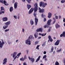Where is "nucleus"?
Returning a JSON list of instances; mask_svg holds the SVG:
<instances>
[{
	"mask_svg": "<svg viewBox=\"0 0 65 65\" xmlns=\"http://www.w3.org/2000/svg\"><path fill=\"white\" fill-rule=\"evenodd\" d=\"M40 6V7H42L43 8H44L47 5V3H44L43 2H41L39 3Z\"/></svg>",
	"mask_w": 65,
	"mask_h": 65,
	"instance_id": "nucleus-1",
	"label": "nucleus"
},
{
	"mask_svg": "<svg viewBox=\"0 0 65 65\" xmlns=\"http://www.w3.org/2000/svg\"><path fill=\"white\" fill-rule=\"evenodd\" d=\"M34 15L35 17V25H37V23L38 22V19L37 18H36V15H37V14H35V13H34Z\"/></svg>",
	"mask_w": 65,
	"mask_h": 65,
	"instance_id": "nucleus-2",
	"label": "nucleus"
},
{
	"mask_svg": "<svg viewBox=\"0 0 65 65\" xmlns=\"http://www.w3.org/2000/svg\"><path fill=\"white\" fill-rule=\"evenodd\" d=\"M34 6L35 7L34 8V13H35V12H36L38 10V6L37 4V3H35L34 5Z\"/></svg>",
	"mask_w": 65,
	"mask_h": 65,
	"instance_id": "nucleus-3",
	"label": "nucleus"
},
{
	"mask_svg": "<svg viewBox=\"0 0 65 65\" xmlns=\"http://www.w3.org/2000/svg\"><path fill=\"white\" fill-rule=\"evenodd\" d=\"M2 42H1V41H0V47L1 48H2L3 45L5 44V42H4L3 40H2Z\"/></svg>",
	"mask_w": 65,
	"mask_h": 65,
	"instance_id": "nucleus-4",
	"label": "nucleus"
},
{
	"mask_svg": "<svg viewBox=\"0 0 65 65\" xmlns=\"http://www.w3.org/2000/svg\"><path fill=\"white\" fill-rule=\"evenodd\" d=\"M25 43L26 44H28L30 45L31 44V41H30V40L28 39L25 41Z\"/></svg>",
	"mask_w": 65,
	"mask_h": 65,
	"instance_id": "nucleus-5",
	"label": "nucleus"
},
{
	"mask_svg": "<svg viewBox=\"0 0 65 65\" xmlns=\"http://www.w3.org/2000/svg\"><path fill=\"white\" fill-rule=\"evenodd\" d=\"M3 2V0H0V2H1V3H4L5 5H6V6L8 5V4L7 3V2H6V1L4 0V2Z\"/></svg>",
	"mask_w": 65,
	"mask_h": 65,
	"instance_id": "nucleus-6",
	"label": "nucleus"
},
{
	"mask_svg": "<svg viewBox=\"0 0 65 65\" xmlns=\"http://www.w3.org/2000/svg\"><path fill=\"white\" fill-rule=\"evenodd\" d=\"M7 58H5L3 60L4 62L3 63V65H6V62H7Z\"/></svg>",
	"mask_w": 65,
	"mask_h": 65,
	"instance_id": "nucleus-7",
	"label": "nucleus"
},
{
	"mask_svg": "<svg viewBox=\"0 0 65 65\" xmlns=\"http://www.w3.org/2000/svg\"><path fill=\"white\" fill-rule=\"evenodd\" d=\"M43 28H41L39 29H37L36 30L37 32H42Z\"/></svg>",
	"mask_w": 65,
	"mask_h": 65,
	"instance_id": "nucleus-8",
	"label": "nucleus"
},
{
	"mask_svg": "<svg viewBox=\"0 0 65 65\" xmlns=\"http://www.w3.org/2000/svg\"><path fill=\"white\" fill-rule=\"evenodd\" d=\"M38 9L39 10V12L43 13L44 12V9H41L40 7H39Z\"/></svg>",
	"mask_w": 65,
	"mask_h": 65,
	"instance_id": "nucleus-9",
	"label": "nucleus"
},
{
	"mask_svg": "<svg viewBox=\"0 0 65 65\" xmlns=\"http://www.w3.org/2000/svg\"><path fill=\"white\" fill-rule=\"evenodd\" d=\"M60 43V40H57L56 41L54 45H58Z\"/></svg>",
	"mask_w": 65,
	"mask_h": 65,
	"instance_id": "nucleus-10",
	"label": "nucleus"
},
{
	"mask_svg": "<svg viewBox=\"0 0 65 65\" xmlns=\"http://www.w3.org/2000/svg\"><path fill=\"white\" fill-rule=\"evenodd\" d=\"M17 54H18V52H14L13 53V58H14L15 57Z\"/></svg>",
	"mask_w": 65,
	"mask_h": 65,
	"instance_id": "nucleus-11",
	"label": "nucleus"
},
{
	"mask_svg": "<svg viewBox=\"0 0 65 65\" xmlns=\"http://www.w3.org/2000/svg\"><path fill=\"white\" fill-rule=\"evenodd\" d=\"M52 20L51 19L48 20L47 22V24L48 26H50L51 25V23L52 22Z\"/></svg>",
	"mask_w": 65,
	"mask_h": 65,
	"instance_id": "nucleus-12",
	"label": "nucleus"
},
{
	"mask_svg": "<svg viewBox=\"0 0 65 65\" xmlns=\"http://www.w3.org/2000/svg\"><path fill=\"white\" fill-rule=\"evenodd\" d=\"M28 39H29V40H30V39H34V37L33 35H31L29 36Z\"/></svg>",
	"mask_w": 65,
	"mask_h": 65,
	"instance_id": "nucleus-13",
	"label": "nucleus"
},
{
	"mask_svg": "<svg viewBox=\"0 0 65 65\" xmlns=\"http://www.w3.org/2000/svg\"><path fill=\"white\" fill-rule=\"evenodd\" d=\"M28 59L30 60L32 62H34V58H33V57H32L31 58H30V57L29 56L28 57Z\"/></svg>",
	"mask_w": 65,
	"mask_h": 65,
	"instance_id": "nucleus-14",
	"label": "nucleus"
},
{
	"mask_svg": "<svg viewBox=\"0 0 65 65\" xmlns=\"http://www.w3.org/2000/svg\"><path fill=\"white\" fill-rule=\"evenodd\" d=\"M34 11V9L33 8H31L29 11L28 12V14H30L31 13H32V12Z\"/></svg>",
	"mask_w": 65,
	"mask_h": 65,
	"instance_id": "nucleus-15",
	"label": "nucleus"
},
{
	"mask_svg": "<svg viewBox=\"0 0 65 65\" xmlns=\"http://www.w3.org/2000/svg\"><path fill=\"white\" fill-rule=\"evenodd\" d=\"M18 2H16L14 4V8L15 9H16V8H18Z\"/></svg>",
	"mask_w": 65,
	"mask_h": 65,
	"instance_id": "nucleus-16",
	"label": "nucleus"
},
{
	"mask_svg": "<svg viewBox=\"0 0 65 65\" xmlns=\"http://www.w3.org/2000/svg\"><path fill=\"white\" fill-rule=\"evenodd\" d=\"M11 22L10 21H8V22H6L4 24V25H6L7 26H8V25L10 24Z\"/></svg>",
	"mask_w": 65,
	"mask_h": 65,
	"instance_id": "nucleus-17",
	"label": "nucleus"
},
{
	"mask_svg": "<svg viewBox=\"0 0 65 65\" xmlns=\"http://www.w3.org/2000/svg\"><path fill=\"white\" fill-rule=\"evenodd\" d=\"M52 15V13L51 12H49L48 13V18H51Z\"/></svg>",
	"mask_w": 65,
	"mask_h": 65,
	"instance_id": "nucleus-18",
	"label": "nucleus"
},
{
	"mask_svg": "<svg viewBox=\"0 0 65 65\" xmlns=\"http://www.w3.org/2000/svg\"><path fill=\"white\" fill-rule=\"evenodd\" d=\"M3 21H7L8 20V18L7 17H4L3 18Z\"/></svg>",
	"mask_w": 65,
	"mask_h": 65,
	"instance_id": "nucleus-19",
	"label": "nucleus"
},
{
	"mask_svg": "<svg viewBox=\"0 0 65 65\" xmlns=\"http://www.w3.org/2000/svg\"><path fill=\"white\" fill-rule=\"evenodd\" d=\"M27 2L28 3H30V2L31 1V0H26ZM22 1L23 2H25V1L26 0H22Z\"/></svg>",
	"mask_w": 65,
	"mask_h": 65,
	"instance_id": "nucleus-20",
	"label": "nucleus"
},
{
	"mask_svg": "<svg viewBox=\"0 0 65 65\" xmlns=\"http://www.w3.org/2000/svg\"><path fill=\"white\" fill-rule=\"evenodd\" d=\"M40 58H41V56H38V58L36 61V62H38V61H39V60H40Z\"/></svg>",
	"mask_w": 65,
	"mask_h": 65,
	"instance_id": "nucleus-21",
	"label": "nucleus"
},
{
	"mask_svg": "<svg viewBox=\"0 0 65 65\" xmlns=\"http://www.w3.org/2000/svg\"><path fill=\"white\" fill-rule=\"evenodd\" d=\"M48 38L50 40L51 42H52L53 41V39H52L51 38V36H48Z\"/></svg>",
	"mask_w": 65,
	"mask_h": 65,
	"instance_id": "nucleus-22",
	"label": "nucleus"
},
{
	"mask_svg": "<svg viewBox=\"0 0 65 65\" xmlns=\"http://www.w3.org/2000/svg\"><path fill=\"white\" fill-rule=\"evenodd\" d=\"M55 26L56 29H58V28H60V26L58 24H56L55 25Z\"/></svg>",
	"mask_w": 65,
	"mask_h": 65,
	"instance_id": "nucleus-23",
	"label": "nucleus"
},
{
	"mask_svg": "<svg viewBox=\"0 0 65 65\" xmlns=\"http://www.w3.org/2000/svg\"><path fill=\"white\" fill-rule=\"evenodd\" d=\"M53 20H54V21L53 23H51V24L52 25L55 24V23H56V19H55V18H53Z\"/></svg>",
	"mask_w": 65,
	"mask_h": 65,
	"instance_id": "nucleus-24",
	"label": "nucleus"
},
{
	"mask_svg": "<svg viewBox=\"0 0 65 65\" xmlns=\"http://www.w3.org/2000/svg\"><path fill=\"white\" fill-rule=\"evenodd\" d=\"M27 7L28 8V9L29 10L31 7V6L30 5H27Z\"/></svg>",
	"mask_w": 65,
	"mask_h": 65,
	"instance_id": "nucleus-25",
	"label": "nucleus"
},
{
	"mask_svg": "<svg viewBox=\"0 0 65 65\" xmlns=\"http://www.w3.org/2000/svg\"><path fill=\"white\" fill-rule=\"evenodd\" d=\"M34 36L35 38H36L38 37V34L37 33L35 34H34Z\"/></svg>",
	"mask_w": 65,
	"mask_h": 65,
	"instance_id": "nucleus-26",
	"label": "nucleus"
},
{
	"mask_svg": "<svg viewBox=\"0 0 65 65\" xmlns=\"http://www.w3.org/2000/svg\"><path fill=\"white\" fill-rule=\"evenodd\" d=\"M30 23L31 25H33L34 24V21L32 20H30Z\"/></svg>",
	"mask_w": 65,
	"mask_h": 65,
	"instance_id": "nucleus-27",
	"label": "nucleus"
},
{
	"mask_svg": "<svg viewBox=\"0 0 65 65\" xmlns=\"http://www.w3.org/2000/svg\"><path fill=\"white\" fill-rule=\"evenodd\" d=\"M7 27H8V26L6 25H4L3 27V29H7Z\"/></svg>",
	"mask_w": 65,
	"mask_h": 65,
	"instance_id": "nucleus-28",
	"label": "nucleus"
},
{
	"mask_svg": "<svg viewBox=\"0 0 65 65\" xmlns=\"http://www.w3.org/2000/svg\"><path fill=\"white\" fill-rule=\"evenodd\" d=\"M19 56L18 55H17L15 57H14V60H13V61H14V60H15L16 59V58H19Z\"/></svg>",
	"mask_w": 65,
	"mask_h": 65,
	"instance_id": "nucleus-29",
	"label": "nucleus"
},
{
	"mask_svg": "<svg viewBox=\"0 0 65 65\" xmlns=\"http://www.w3.org/2000/svg\"><path fill=\"white\" fill-rule=\"evenodd\" d=\"M13 7H10V12H11V11H13Z\"/></svg>",
	"mask_w": 65,
	"mask_h": 65,
	"instance_id": "nucleus-30",
	"label": "nucleus"
},
{
	"mask_svg": "<svg viewBox=\"0 0 65 65\" xmlns=\"http://www.w3.org/2000/svg\"><path fill=\"white\" fill-rule=\"evenodd\" d=\"M61 51H62V49L60 48V49L57 50L56 51V52L57 53H59V52H60Z\"/></svg>",
	"mask_w": 65,
	"mask_h": 65,
	"instance_id": "nucleus-31",
	"label": "nucleus"
},
{
	"mask_svg": "<svg viewBox=\"0 0 65 65\" xmlns=\"http://www.w3.org/2000/svg\"><path fill=\"white\" fill-rule=\"evenodd\" d=\"M41 17L42 18H44V17H45L46 16L44 14H41Z\"/></svg>",
	"mask_w": 65,
	"mask_h": 65,
	"instance_id": "nucleus-32",
	"label": "nucleus"
},
{
	"mask_svg": "<svg viewBox=\"0 0 65 65\" xmlns=\"http://www.w3.org/2000/svg\"><path fill=\"white\" fill-rule=\"evenodd\" d=\"M55 65H59V63L58 61H56L55 62Z\"/></svg>",
	"mask_w": 65,
	"mask_h": 65,
	"instance_id": "nucleus-33",
	"label": "nucleus"
},
{
	"mask_svg": "<svg viewBox=\"0 0 65 65\" xmlns=\"http://www.w3.org/2000/svg\"><path fill=\"white\" fill-rule=\"evenodd\" d=\"M51 52H53V51H54V47L52 46V48L51 49Z\"/></svg>",
	"mask_w": 65,
	"mask_h": 65,
	"instance_id": "nucleus-34",
	"label": "nucleus"
},
{
	"mask_svg": "<svg viewBox=\"0 0 65 65\" xmlns=\"http://www.w3.org/2000/svg\"><path fill=\"white\" fill-rule=\"evenodd\" d=\"M1 10H2H2H4V8L3 7H1Z\"/></svg>",
	"mask_w": 65,
	"mask_h": 65,
	"instance_id": "nucleus-35",
	"label": "nucleus"
},
{
	"mask_svg": "<svg viewBox=\"0 0 65 65\" xmlns=\"http://www.w3.org/2000/svg\"><path fill=\"white\" fill-rule=\"evenodd\" d=\"M62 34H63V37H65V31H63V32Z\"/></svg>",
	"mask_w": 65,
	"mask_h": 65,
	"instance_id": "nucleus-36",
	"label": "nucleus"
},
{
	"mask_svg": "<svg viewBox=\"0 0 65 65\" xmlns=\"http://www.w3.org/2000/svg\"><path fill=\"white\" fill-rule=\"evenodd\" d=\"M39 46H40L39 45H38L36 48V49H37L38 50H39Z\"/></svg>",
	"mask_w": 65,
	"mask_h": 65,
	"instance_id": "nucleus-37",
	"label": "nucleus"
},
{
	"mask_svg": "<svg viewBox=\"0 0 65 65\" xmlns=\"http://www.w3.org/2000/svg\"><path fill=\"white\" fill-rule=\"evenodd\" d=\"M46 58V55H45L43 56V59H45Z\"/></svg>",
	"mask_w": 65,
	"mask_h": 65,
	"instance_id": "nucleus-38",
	"label": "nucleus"
},
{
	"mask_svg": "<svg viewBox=\"0 0 65 65\" xmlns=\"http://www.w3.org/2000/svg\"><path fill=\"white\" fill-rule=\"evenodd\" d=\"M38 43H39V41H37L35 42V45H36V44H38Z\"/></svg>",
	"mask_w": 65,
	"mask_h": 65,
	"instance_id": "nucleus-39",
	"label": "nucleus"
},
{
	"mask_svg": "<svg viewBox=\"0 0 65 65\" xmlns=\"http://www.w3.org/2000/svg\"><path fill=\"white\" fill-rule=\"evenodd\" d=\"M8 42L9 44H10L11 43V42L10 41H8Z\"/></svg>",
	"mask_w": 65,
	"mask_h": 65,
	"instance_id": "nucleus-40",
	"label": "nucleus"
},
{
	"mask_svg": "<svg viewBox=\"0 0 65 65\" xmlns=\"http://www.w3.org/2000/svg\"><path fill=\"white\" fill-rule=\"evenodd\" d=\"M9 29H6L5 30V32H7V31H9Z\"/></svg>",
	"mask_w": 65,
	"mask_h": 65,
	"instance_id": "nucleus-41",
	"label": "nucleus"
},
{
	"mask_svg": "<svg viewBox=\"0 0 65 65\" xmlns=\"http://www.w3.org/2000/svg\"><path fill=\"white\" fill-rule=\"evenodd\" d=\"M46 33L43 34L42 35V36H45V35H46Z\"/></svg>",
	"mask_w": 65,
	"mask_h": 65,
	"instance_id": "nucleus-42",
	"label": "nucleus"
},
{
	"mask_svg": "<svg viewBox=\"0 0 65 65\" xmlns=\"http://www.w3.org/2000/svg\"><path fill=\"white\" fill-rule=\"evenodd\" d=\"M65 0H62L61 1V3H65Z\"/></svg>",
	"mask_w": 65,
	"mask_h": 65,
	"instance_id": "nucleus-43",
	"label": "nucleus"
},
{
	"mask_svg": "<svg viewBox=\"0 0 65 65\" xmlns=\"http://www.w3.org/2000/svg\"><path fill=\"white\" fill-rule=\"evenodd\" d=\"M20 60H21V61H24V58H21L20 59Z\"/></svg>",
	"mask_w": 65,
	"mask_h": 65,
	"instance_id": "nucleus-44",
	"label": "nucleus"
},
{
	"mask_svg": "<svg viewBox=\"0 0 65 65\" xmlns=\"http://www.w3.org/2000/svg\"><path fill=\"white\" fill-rule=\"evenodd\" d=\"M14 18L16 20L17 19V16L16 15H14Z\"/></svg>",
	"mask_w": 65,
	"mask_h": 65,
	"instance_id": "nucleus-45",
	"label": "nucleus"
},
{
	"mask_svg": "<svg viewBox=\"0 0 65 65\" xmlns=\"http://www.w3.org/2000/svg\"><path fill=\"white\" fill-rule=\"evenodd\" d=\"M55 18L57 20L58 19V17L57 15L55 16Z\"/></svg>",
	"mask_w": 65,
	"mask_h": 65,
	"instance_id": "nucleus-46",
	"label": "nucleus"
},
{
	"mask_svg": "<svg viewBox=\"0 0 65 65\" xmlns=\"http://www.w3.org/2000/svg\"><path fill=\"white\" fill-rule=\"evenodd\" d=\"M22 32L23 33H24V32H25V29L24 28L22 29Z\"/></svg>",
	"mask_w": 65,
	"mask_h": 65,
	"instance_id": "nucleus-47",
	"label": "nucleus"
},
{
	"mask_svg": "<svg viewBox=\"0 0 65 65\" xmlns=\"http://www.w3.org/2000/svg\"><path fill=\"white\" fill-rule=\"evenodd\" d=\"M46 21V18H44V22H45Z\"/></svg>",
	"mask_w": 65,
	"mask_h": 65,
	"instance_id": "nucleus-48",
	"label": "nucleus"
},
{
	"mask_svg": "<svg viewBox=\"0 0 65 65\" xmlns=\"http://www.w3.org/2000/svg\"><path fill=\"white\" fill-rule=\"evenodd\" d=\"M43 54H44V55H45L46 54V52L45 51L43 52Z\"/></svg>",
	"mask_w": 65,
	"mask_h": 65,
	"instance_id": "nucleus-49",
	"label": "nucleus"
},
{
	"mask_svg": "<svg viewBox=\"0 0 65 65\" xmlns=\"http://www.w3.org/2000/svg\"><path fill=\"white\" fill-rule=\"evenodd\" d=\"M21 54V53H19L17 55H18L20 56Z\"/></svg>",
	"mask_w": 65,
	"mask_h": 65,
	"instance_id": "nucleus-50",
	"label": "nucleus"
},
{
	"mask_svg": "<svg viewBox=\"0 0 65 65\" xmlns=\"http://www.w3.org/2000/svg\"><path fill=\"white\" fill-rule=\"evenodd\" d=\"M27 59V57H26V56L25 55L24 58V60H25V59Z\"/></svg>",
	"mask_w": 65,
	"mask_h": 65,
	"instance_id": "nucleus-51",
	"label": "nucleus"
},
{
	"mask_svg": "<svg viewBox=\"0 0 65 65\" xmlns=\"http://www.w3.org/2000/svg\"><path fill=\"white\" fill-rule=\"evenodd\" d=\"M62 36H63V34H62L61 35H60V37H62Z\"/></svg>",
	"mask_w": 65,
	"mask_h": 65,
	"instance_id": "nucleus-52",
	"label": "nucleus"
},
{
	"mask_svg": "<svg viewBox=\"0 0 65 65\" xmlns=\"http://www.w3.org/2000/svg\"><path fill=\"white\" fill-rule=\"evenodd\" d=\"M23 65H27V64L25 62L23 63Z\"/></svg>",
	"mask_w": 65,
	"mask_h": 65,
	"instance_id": "nucleus-53",
	"label": "nucleus"
},
{
	"mask_svg": "<svg viewBox=\"0 0 65 65\" xmlns=\"http://www.w3.org/2000/svg\"><path fill=\"white\" fill-rule=\"evenodd\" d=\"M2 13H4V10H3V11H2Z\"/></svg>",
	"mask_w": 65,
	"mask_h": 65,
	"instance_id": "nucleus-54",
	"label": "nucleus"
},
{
	"mask_svg": "<svg viewBox=\"0 0 65 65\" xmlns=\"http://www.w3.org/2000/svg\"><path fill=\"white\" fill-rule=\"evenodd\" d=\"M50 31H51V29H49L47 31V32H50Z\"/></svg>",
	"mask_w": 65,
	"mask_h": 65,
	"instance_id": "nucleus-55",
	"label": "nucleus"
},
{
	"mask_svg": "<svg viewBox=\"0 0 65 65\" xmlns=\"http://www.w3.org/2000/svg\"><path fill=\"white\" fill-rule=\"evenodd\" d=\"M26 52H27V54H28V52H29V50H26Z\"/></svg>",
	"mask_w": 65,
	"mask_h": 65,
	"instance_id": "nucleus-56",
	"label": "nucleus"
},
{
	"mask_svg": "<svg viewBox=\"0 0 65 65\" xmlns=\"http://www.w3.org/2000/svg\"><path fill=\"white\" fill-rule=\"evenodd\" d=\"M44 60L45 61H47V58H44Z\"/></svg>",
	"mask_w": 65,
	"mask_h": 65,
	"instance_id": "nucleus-57",
	"label": "nucleus"
},
{
	"mask_svg": "<svg viewBox=\"0 0 65 65\" xmlns=\"http://www.w3.org/2000/svg\"><path fill=\"white\" fill-rule=\"evenodd\" d=\"M59 19H60L61 18V16H59Z\"/></svg>",
	"mask_w": 65,
	"mask_h": 65,
	"instance_id": "nucleus-58",
	"label": "nucleus"
},
{
	"mask_svg": "<svg viewBox=\"0 0 65 65\" xmlns=\"http://www.w3.org/2000/svg\"><path fill=\"white\" fill-rule=\"evenodd\" d=\"M41 38V37H38V39H40Z\"/></svg>",
	"mask_w": 65,
	"mask_h": 65,
	"instance_id": "nucleus-59",
	"label": "nucleus"
},
{
	"mask_svg": "<svg viewBox=\"0 0 65 65\" xmlns=\"http://www.w3.org/2000/svg\"><path fill=\"white\" fill-rule=\"evenodd\" d=\"M45 45V44L44 43H43L42 44V46H44Z\"/></svg>",
	"mask_w": 65,
	"mask_h": 65,
	"instance_id": "nucleus-60",
	"label": "nucleus"
},
{
	"mask_svg": "<svg viewBox=\"0 0 65 65\" xmlns=\"http://www.w3.org/2000/svg\"><path fill=\"white\" fill-rule=\"evenodd\" d=\"M46 26H47V25H45L44 26V28H46Z\"/></svg>",
	"mask_w": 65,
	"mask_h": 65,
	"instance_id": "nucleus-61",
	"label": "nucleus"
},
{
	"mask_svg": "<svg viewBox=\"0 0 65 65\" xmlns=\"http://www.w3.org/2000/svg\"><path fill=\"white\" fill-rule=\"evenodd\" d=\"M17 19H20V16H18L17 17Z\"/></svg>",
	"mask_w": 65,
	"mask_h": 65,
	"instance_id": "nucleus-62",
	"label": "nucleus"
},
{
	"mask_svg": "<svg viewBox=\"0 0 65 65\" xmlns=\"http://www.w3.org/2000/svg\"><path fill=\"white\" fill-rule=\"evenodd\" d=\"M19 41V40H17L16 41V42L17 43Z\"/></svg>",
	"mask_w": 65,
	"mask_h": 65,
	"instance_id": "nucleus-63",
	"label": "nucleus"
},
{
	"mask_svg": "<svg viewBox=\"0 0 65 65\" xmlns=\"http://www.w3.org/2000/svg\"><path fill=\"white\" fill-rule=\"evenodd\" d=\"M39 35H41L42 36V34L40 33L39 34Z\"/></svg>",
	"mask_w": 65,
	"mask_h": 65,
	"instance_id": "nucleus-64",
	"label": "nucleus"
}]
</instances>
